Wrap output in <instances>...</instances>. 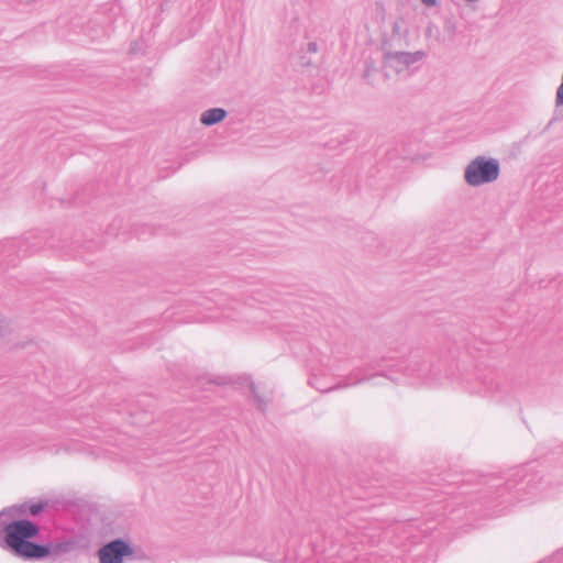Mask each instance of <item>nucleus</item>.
Returning <instances> with one entry per match:
<instances>
[{"instance_id": "nucleus-1", "label": "nucleus", "mask_w": 563, "mask_h": 563, "mask_svg": "<svg viewBox=\"0 0 563 563\" xmlns=\"http://www.w3.org/2000/svg\"><path fill=\"white\" fill-rule=\"evenodd\" d=\"M396 374L417 377L423 380L434 378L431 374V364L426 358L424 353L420 350H415L406 358H396L395 356L387 355L372 360L365 368L357 367L351 372V377L356 378L355 382L344 383L339 385V387L355 386L371 382L377 376L397 382L398 377L395 376Z\"/></svg>"}, {"instance_id": "nucleus-2", "label": "nucleus", "mask_w": 563, "mask_h": 563, "mask_svg": "<svg viewBox=\"0 0 563 563\" xmlns=\"http://www.w3.org/2000/svg\"><path fill=\"white\" fill-rule=\"evenodd\" d=\"M0 511V548L24 561H35L37 553L44 549L35 541L41 534V527L26 518L11 519V510Z\"/></svg>"}, {"instance_id": "nucleus-3", "label": "nucleus", "mask_w": 563, "mask_h": 563, "mask_svg": "<svg viewBox=\"0 0 563 563\" xmlns=\"http://www.w3.org/2000/svg\"><path fill=\"white\" fill-rule=\"evenodd\" d=\"M485 483L489 489H494L498 498H504L503 501H508L505 498L506 494L511 495L517 500H528L531 497L544 498L548 496L545 486L552 485L551 479L544 481L543 477L537 474H526L523 470H517L506 481L499 477H487Z\"/></svg>"}, {"instance_id": "nucleus-4", "label": "nucleus", "mask_w": 563, "mask_h": 563, "mask_svg": "<svg viewBox=\"0 0 563 563\" xmlns=\"http://www.w3.org/2000/svg\"><path fill=\"white\" fill-rule=\"evenodd\" d=\"M499 161L493 157L477 156L466 166L464 179L472 187H478L498 179Z\"/></svg>"}, {"instance_id": "nucleus-5", "label": "nucleus", "mask_w": 563, "mask_h": 563, "mask_svg": "<svg viewBox=\"0 0 563 563\" xmlns=\"http://www.w3.org/2000/svg\"><path fill=\"white\" fill-rule=\"evenodd\" d=\"M44 551L37 553L35 561L51 559L56 561L67 554L86 548V539L81 534H68L52 539L48 542L40 543Z\"/></svg>"}, {"instance_id": "nucleus-6", "label": "nucleus", "mask_w": 563, "mask_h": 563, "mask_svg": "<svg viewBox=\"0 0 563 563\" xmlns=\"http://www.w3.org/2000/svg\"><path fill=\"white\" fill-rule=\"evenodd\" d=\"M479 383L481 386L471 391L490 395L497 400H504L512 390L509 379L494 371H489L483 377H479Z\"/></svg>"}, {"instance_id": "nucleus-7", "label": "nucleus", "mask_w": 563, "mask_h": 563, "mask_svg": "<svg viewBox=\"0 0 563 563\" xmlns=\"http://www.w3.org/2000/svg\"><path fill=\"white\" fill-rule=\"evenodd\" d=\"M132 553L130 543L121 538L107 542L98 550L100 563H123L124 558Z\"/></svg>"}, {"instance_id": "nucleus-8", "label": "nucleus", "mask_w": 563, "mask_h": 563, "mask_svg": "<svg viewBox=\"0 0 563 563\" xmlns=\"http://www.w3.org/2000/svg\"><path fill=\"white\" fill-rule=\"evenodd\" d=\"M424 56L423 52H388L385 54V67L401 73L415 63L421 60Z\"/></svg>"}, {"instance_id": "nucleus-9", "label": "nucleus", "mask_w": 563, "mask_h": 563, "mask_svg": "<svg viewBox=\"0 0 563 563\" xmlns=\"http://www.w3.org/2000/svg\"><path fill=\"white\" fill-rule=\"evenodd\" d=\"M7 247L11 250H16L19 256H25L27 254L34 253L43 247V245L37 241V239L33 235H29L22 239H18L11 241L7 244Z\"/></svg>"}, {"instance_id": "nucleus-10", "label": "nucleus", "mask_w": 563, "mask_h": 563, "mask_svg": "<svg viewBox=\"0 0 563 563\" xmlns=\"http://www.w3.org/2000/svg\"><path fill=\"white\" fill-rule=\"evenodd\" d=\"M227 115L228 112L223 108H210L201 113L200 122L205 126H212L222 122Z\"/></svg>"}, {"instance_id": "nucleus-11", "label": "nucleus", "mask_w": 563, "mask_h": 563, "mask_svg": "<svg viewBox=\"0 0 563 563\" xmlns=\"http://www.w3.org/2000/svg\"><path fill=\"white\" fill-rule=\"evenodd\" d=\"M47 506V501H37L32 504L24 503L20 506H14L15 509L11 510V515L13 516L15 512H19L21 515L30 514L31 516L35 517L42 514Z\"/></svg>"}, {"instance_id": "nucleus-12", "label": "nucleus", "mask_w": 563, "mask_h": 563, "mask_svg": "<svg viewBox=\"0 0 563 563\" xmlns=\"http://www.w3.org/2000/svg\"><path fill=\"white\" fill-rule=\"evenodd\" d=\"M250 390L253 395L254 401L257 406V408L264 412L267 408V405L269 404V399L265 398L264 396L260 395L257 391V387L253 380H250L249 383Z\"/></svg>"}, {"instance_id": "nucleus-13", "label": "nucleus", "mask_w": 563, "mask_h": 563, "mask_svg": "<svg viewBox=\"0 0 563 563\" xmlns=\"http://www.w3.org/2000/svg\"><path fill=\"white\" fill-rule=\"evenodd\" d=\"M314 379H316V378H311V379L309 380V384H310L311 386H313L314 388H317L318 390H321V391H323V393H324V391H330V390L341 389L342 387H339V385H343L344 383H353V382H355V379H356V378H355V377H351V373H350L346 377H344L343 379H341L338 384H335L334 386H331V387H327V388H321V387H320V383H317V385H314Z\"/></svg>"}, {"instance_id": "nucleus-14", "label": "nucleus", "mask_w": 563, "mask_h": 563, "mask_svg": "<svg viewBox=\"0 0 563 563\" xmlns=\"http://www.w3.org/2000/svg\"><path fill=\"white\" fill-rule=\"evenodd\" d=\"M202 3V7H206V11H210L214 7L213 0H199Z\"/></svg>"}, {"instance_id": "nucleus-15", "label": "nucleus", "mask_w": 563, "mask_h": 563, "mask_svg": "<svg viewBox=\"0 0 563 563\" xmlns=\"http://www.w3.org/2000/svg\"><path fill=\"white\" fill-rule=\"evenodd\" d=\"M318 51V45L314 42L308 43V52L316 53Z\"/></svg>"}, {"instance_id": "nucleus-16", "label": "nucleus", "mask_w": 563, "mask_h": 563, "mask_svg": "<svg viewBox=\"0 0 563 563\" xmlns=\"http://www.w3.org/2000/svg\"><path fill=\"white\" fill-rule=\"evenodd\" d=\"M372 70H374V68L369 64H367L363 75L364 79H367L371 76Z\"/></svg>"}, {"instance_id": "nucleus-17", "label": "nucleus", "mask_w": 563, "mask_h": 563, "mask_svg": "<svg viewBox=\"0 0 563 563\" xmlns=\"http://www.w3.org/2000/svg\"><path fill=\"white\" fill-rule=\"evenodd\" d=\"M421 1L427 7H433L437 4V0H421Z\"/></svg>"}, {"instance_id": "nucleus-18", "label": "nucleus", "mask_w": 563, "mask_h": 563, "mask_svg": "<svg viewBox=\"0 0 563 563\" xmlns=\"http://www.w3.org/2000/svg\"><path fill=\"white\" fill-rule=\"evenodd\" d=\"M562 118H563V115L552 118V120L550 121V124H552L555 120H559V119H562Z\"/></svg>"}, {"instance_id": "nucleus-19", "label": "nucleus", "mask_w": 563, "mask_h": 563, "mask_svg": "<svg viewBox=\"0 0 563 563\" xmlns=\"http://www.w3.org/2000/svg\"><path fill=\"white\" fill-rule=\"evenodd\" d=\"M560 483H563V481H561Z\"/></svg>"}]
</instances>
